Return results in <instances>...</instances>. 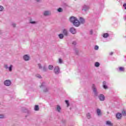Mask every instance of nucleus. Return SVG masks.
<instances>
[{
    "label": "nucleus",
    "mask_w": 126,
    "mask_h": 126,
    "mask_svg": "<svg viewBox=\"0 0 126 126\" xmlns=\"http://www.w3.org/2000/svg\"><path fill=\"white\" fill-rule=\"evenodd\" d=\"M117 119L118 120H121L122 119V117H123V114L121 113H117L116 115Z\"/></svg>",
    "instance_id": "obj_11"
},
{
    "label": "nucleus",
    "mask_w": 126,
    "mask_h": 126,
    "mask_svg": "<svg viewBox=\"0 0 126 126\" xmlns=\"http://www.w3.org/2000/svg\"><path fill=\"white\" fill-rule=\"evenodd\" d=\"M69 32L71 33V34H76V29L73 27L70 28Z\"/></svg>",
    "instance_id": "obj_8"
},
{
    "label": "nucleus",
    "mask_w": 126,
    "mask_h": 126,
    "mask_svg": "<svg viewBox=\"0 0 126 126\" xmlns=\"http://www.w3.org/2000/svg\"><path fill=\"white\" fill-rule=\"evenodd\" d=\"M106 126H113V123H112V122H111V121H106Z\"/></svg>",
    "instance_id": "obj_15"
},
{
    "label": "nucleus",
    "mask_w": 126,
    "mask_h": 126,
    "mask_svg": "<svg viewBox=\"0 0 126 126\" xmlns=\"http://www.w3.org/2000/svg\"><path fill=\"white\" fill-rule=\"evenodd\" d=\"M30 23H31V24H36L37 22H36V21H33V20H30Z\"/></svg>",
    "instance_id": "obj_26"
},
{
    "label": "nucleus",
    "mask_w": 126,
    "mask_h": 126,
    "mask_svg": "<svg viewBox=\"0 0 126 126\" xmlns=\"http://www.w3.org/2000/svg\"><path fill=\"white\" fill-rule=\"evenodd\" d=\"M70 22L72 23L74 26L78 27L80 26V24H84L85 23V19L81 17L79 21L76 17L72 16L70 18Z\"/></svg>",
    "instance_id": "obj_1"
},
{
    "label": "nucleus",
    "mask_w": 126,
    "mask_h": 126,
    "mask_svg": "<svg viewBox=\"0 0 126 126\" xmlns=\"http://www.w3.org/2000/svg\"><path fill=\"white\" fill-rule=\"evenodd\" d=\"M56 111L58 113H62V107L59 105H57L56 107Z\"/></svg>",
    "instance_id": "obj_9"
},
{
    "label": "nucleus",
    "mask_w": 126,
    "mask_h": 126,
    "mask_svg": "<svg viewBox=\"0 0 126 126\" xmlns=\"http://www.w3.org/2000/svg\"><path fill=\"white\" fill-rule=\"evenodd\" d=\"M34 110V111H39V110H40V108L39 107V105H35Z\"/></svg>",
    "instance_id": "obj_16"
},
{
    "label": "nucleus",
    "mask_w": 126,
    "mask_h": 126,
    "mask_svg": "<svg viewBox=\"0 0 126 126\" xmlns=\"http://www.w3.org/2000/svg\"><path fill=\"white\" fill-rule=\"evenodd\" d=\"M46 86V83L45 82H43L42 83L41 85L40 86V88H42V87H45Z\"/></svg>",
    "instance_id": "obj_29"
},
{
    "label": "nucleus",
    "mask_w": 126,
    "mask_h": 126,
    "mask_svg": "<svg viewBox=\"0 0 126 126\" xmlns=\"http://www.w3.org/2000/svg\"><path fill=\"white\" fill-rule=\"evenodd\" d=\"M12 67H13V65H10L9 67H8V69L9 70V71L10 72H11L12 71Z\"/></svg>",
    "instance_id": "obj_21"
},
{
    "label": "nucleus",
    "mask_w": 126,
    "mask_h": 126,
    "mask_svg": "<svg viewBox=\"0 0 126 126\" xmlns=\"http://www.w3.org/2000/svg\"><path fill=\"white\" fill-rule=\"evenodd\" d=\"M51 14V11L46 10L43 12V15L44 16H50Z\"/></svg>",
    "instance_id": "obj_5"
},
{
    "label": "nucleus",
    "mask_w": 126,
    "mask_h": 126,
    "mask_svg": "<svg viewBox=\"0 0 126 126\" xmlns=\"http://www.w3.org/2000/svg\"><path fill=\"white\" fill-rule=\"evenodd\" d=\"M96 114L97 116H102V111H101V109L98 108L96 109Z\"/></svg>",
    "instance_id": "obj_12"
},
{
    "label": "nucleus",
    "mask_w": 126,
    "mask_h": 126,
    "mask_svg": "<svg viewBox=\"0 0 126 126\" xmlns=\"http://www.w3.org/2000/svg\"><path fill=\"white\" fill-rule=\"evenodd\" d=\"M92 88L93 90V92L94 94V96H98V92L97 91V89H96V86L94 84H93L92 86Z\"/></svg>",
    "instance_id": "obj_2"
},
{
    "label": "nucleus",
    "mask_w": 126,
    "mask_h": 126,
    "mask_svg": "<svg viewBox=\"0 0 126 126\" xmlns=\"http://www.w3.org/2000/svg\"><path fill=\"white\" fill-rule=\"evenodd\" d=\"M54 73L55 74H59L60 73V67H59V66H56L54 67Z\"/></svg>",
    "instance_id": "obj_4"
},
{
    "label": "nucleus",
    "mask_w": 126,
    "mask_h": 126,
    "mask_svg": "<svg viewBox=\"0 0 126 126\" xmlns=\"http://www.w3.org/2000/svg\"><path fill=\"white\" fill-rule=\"evenodd\" d=\"M94 50L96 51H97V50H99V46L98 45H95L94 46Z\"/></svg>",
    "instance_id": "obj_34"
},
{
    "label": "nucleus",
    "mask_w": 126,
    "mask_h": 126,
    "mask_svg": "<svg viewBox=\"0 0 126 126\" xmlns=\"http://www.w3.org/2000/svg\"><path fill=\"white\" fill-rule=\"evenodd\" d=\"M87 118L88 119H90V118H91V115H90V113L87 114Z\"/></svg>",
    "instance_id": "obj_32"
},
{
    "label": "nucleus",
    "mask_w": 126,
    "mask_h": 126,
    "mask_svg": "<svg viewBox=\"0 0 126 126\" xmlns=\"http://www.w3.org/2000/svg\"><path fill=\"white\" fill-rule=\"evenodd\" d=\"M63 33L64 36H68V32L66 29L63 30Z\"/></svg>",
    "instance_id": "obj_10"
},
{
    "label": "nucleus",
    "mask_w": 126,
    "mask_h": 126,
    "mask_svg": "<svg viewBox=\"0 0 126 126\" xmlns=\"http://www.w3.org/2000/svg\"><path fill=\"white\" fill-rule=\"evenodd\" d=\"M39 69H42V68H43V67L42 66V65L41 64V63H38L37 64Z\"/></svg>",
    "instance_id": "obj_30"
},
{
    "label": "nucleus",
    "mask_w": 126,
    "mask_h": 126,
    "mask_svg": "<svg viewBox=\"0 0 126 126\" xmlns=\"http://www.w3.org/2000/svg\"><path fill=\"white\" fill-rule=\"evenodd\" d=\"M59 63L60 64L63 63V59L59 58Z\"/></svg>",
    "instance_id": "obj_33"
},
{
    "label": "nucleus",
    "mask_w": 126,
    "mask_h": 126,
    "mask_svg": "<svg viewBox=\"0 0 126 126\" xmlns=\"http://www.w3.org/2000/svg\"><path fill=\"white\" fill-rule=\"evenodd\" d=\"M89 9V6H87L86 5H84L83 6L82 10H84L85 11H87V10H88Z\"/></svg>",
    "instance_id": "obj_13"
},
{
    "label": "nucleus",
    "mask_w": 126,
    "mask_h": 126,
    "mask_svg": "<svg viewBox=\"0 0 126 126\" xmlns=\"http://www.w3.org/2000/svg\"><path fill=\"white\" fill-rule=\"evenodd\" d=\"M4 67L6 69H8V65L7 64H4Z\"/></svg>",
    "instance_id": "obj_37"
},
{
    "label": "nucleus",
    "mask_w": 126,
    "mask_h": 126,
    "mask_svg": "<svg viewBox=\"0 0 126 126\" xmlns=\"http://www.w3.org/2000/svg\"><path fill=\"white\" fill-rule=\"evenodd\" d=\"M36 2H40L42 0H34Z\"/></svg>",
    "instance_id": "obj_41"
},
{
    "label": "nucleus",
    "mask_w": 126,
    "mask_h": 126,
    "mask_svg": "<svg viewBox=\"0 0 126 126\" xmlns=\"http://www.w3.org/2000/svg\"><path fill=\"white\" fill-rule=\"evenodd\" d=\"M23 113H27V114H28V115H29V114H30V111L28 110V109H24L23 111Z\"/></svg>",
    "instance_id": "obj_18"
},
{
    "label": "nucleus",
    "mask_w": 126,
    "mask_h": 126,
    "mask_svg": "<svg viewBox=\"0 0 126 126\" xmlns=\"http://www.w3.org/2000/svg\"><path fill=\"white\" fill-rule=\"evenodd\" d=\"M49 90H50V88L48 87H45L43 89V92H45V93L47 92H49Z\"/></svg>",
    "instance_id": "obj_17"
},
{
    "label": "nucleus",
    "mask_w": 126,
    "mask_h": 126,
    "mask_svg": "<svg viewBox=\"0 0 126 126\" xmlns=\"http://www.w3.org/2000/svg\"><path fill=\"white\" fill-rule=\"evenodd\" d=\"M43 71H47V68H46V67L44 66L43 67Z\"/></svg>",
    "instance_id": "obj_39"
},
{
    "label": "nucleus",
    "mask_w": 126,
    "mask_h": 126,
    "mask_svg": "<svg viewBox=\"0 0 126 126\" xmlns=\"http://www.w3.org/2000/svg\"><path fill=\"white\" fill-rule=\"evenodd\" d=\"M0 119H4V115L0 114Z\"/></svg>",
    "instance_id": "obj_35"
},
{
    "label": "nucleus",
    "mask_w": 126,
    "mask_h": 126,
    "mask_svg": "<svg viewBox=\"0 0 126 126\" xmlns=\"http://www.w3.org/2000/svg\"><path fill=\"white\" fill-rule=\"evenodd\" d=\"M11 26H13V27H15L16 26V24L15 23H13L11 24Z\"/></svg>",
    "instance_id": "obj_38"
},
{
    "label": "nucleus",
    "mask_w": 126,
    "mask_h": 126,
    "mask_svg": "<svg viewBox=\"0 0 126 126\" xmlns=\"http://www.w3.org/2000/svg\"><path fill=\"white\" fill-rule=\"evenodd\" d=\"M122 114L123 116H126V109H124L122 112Z\"/></svg>",
    "instance_id": "obj_24"
},
{
    "label": "nucleus",
    "mask_w": 126,
    "mask_h": 126,
    "mask_svg": "<svg viewBox=\"0 0 126 126\" xmlns=\"http://www.w3.org/2000/svg\"><path fill=\"white\" fill-rule=\"evenodd\" d=\"M119 70L120 71H124L125 70V68L123 67H119Z\"/></svg>",
    "instance_id": "obj_31"
},
{
    "label": "nucleus",
    "mask_w": 126,
    "mask_h": 126,
    "mask_svg": "<svg viewBox=\"0 0 126 126\" xmlns=\"http://www.w3.org/2000/svg\"><path fill=\"white\" fill-rule=\"evenodd\" d=\"M35 76L36 77H37V78H39L40 79H41L42 78V76L40 75V74H36L35 75Z\"/></svg>",
    "instance_id": "obj_25"
},
{
    "label": "nucleus",
    "mask_w": 126,
    "mask_h": 126,
    "mask_svg": "<svg viewBox=\"0 0 126 126\" xmlns=\"http://www.w3.org/2000/svg\"><path fill=\"white\" fill-rule=\"evenodd\" d=\"M3 9H4L3 6L0 5V12L3 11Z\"/></svg>",
    "instance_id": "obj_28"
},
{
    "label": "nucleus",
    "mask_w": 126,
    "mask_h": 126,
    "mask_svg": "<svg viewBox=\"0 0 126 126\" xmlns=\"http://www.w3.org/2000/svg\"><path fill=\"white\" fill-rule=\"evenodd\" d=\"M106 84L107 82H106L105 81H104L103 82V88H104V89H108V86Z\"/></svg>",
    "instance_id": "obj_14"
},
{
    "label": "nucleus",
    "mask_w": 126,
    "mask_h": 126,
    "mask_svg": "<svg viewBox=\"0 0 126 126\" xmlns=\"http://www.w3.org/2000/svg\"><path fill=\"white\" fill-rule=\"evenodd\" d=\"M57 11L58 12H63V10L62 8H59L58 9H57Z\"/></svg>",
    "instance_id": "obj_27"
},
{
    "label": "nucleus",
    "mask_w": 126,
    "mask_h": 126,
    "mask_svg": "<svg viewBox=\"0 0 126 126\" xmlns=\"http://www.w3.org/2000/svg\"><path fill=\"white\" fill-rule=\"evenodd\" d=\"M65 103L67 105V107L69 106V103L68 102V100H65Z\"/></svg>",
    "instance_id": "obj_36"
},
{
    "label": "nucleus",
    "mask_w": 126,
    "mask_h": 126,
    "mask_svg": "<svg viewBox=\"0 0 126 126\" xmlns=\"http://www.w3.org/2000/svg\"><path fill=\"white\" fill-rule=\"evenodd\" d=\"M98 98L100 101H105V95H104L103 94H100L98 95Z\"/></svg>",
    "instance_id": "obj_7"
},
{
    "label": "nucleus",
    "mask_w": 126,
    "mask_h": 126,
    "mask_svg": "<svg viewBox=\"0 0 126 126\" xmlns=\"http://www.w3.org/2000/svg\"><path fill=\"white\" fill-rule=\"evenodd\" d=\"M4 84L5 86H10V85H11V81L9 80H6L4 82Z\"/></svg>",
    "instance_id": "obj_6"
},
{
    "label": "nucleus",
    "mask_w": 126,
    "mask_h": 126,
    "mask_svg": "<svg viewBox=\"0 0 126 126\" xmlns=\"http://www.w3.org/2000/svg\"><path fill=\"white\" fill-rule=\"evenodd\" d=\"M94 66H95V67H99L100 66V63H99L98 62H96L94 63Z\"/></svg>",
    "instance_id": "obj_23"
},
{
    "label": "nucleus",
    "mask_w": 126,
    "mask_h": 126,
    "mask_svg": "<svg viewBox=\"0 0 126 126\" xmlns=\"http://www.w3.org/2000/svg\"><path fill=\"white\" fill-rule=\"evenodd\" d=\"M48 68L49 70H53V69H54V66L52 65H48Z\"/></svg>",
    "instance_id": "obj_20"
},
{
    "label": "nucleus",
    "mask_w": 126,
    "mask_h": 126,
    "mask_svg": "<svg viewBox=\"0 0 126 126\" xmlns=\"http://www.w3.org/2000/svg\"><path fill=\"white\" fill-rule=\"evenodd\" d=\"M64 34L63 33H60L59 34L58 36L60 38V39H63V37H64Z\"/></svg>",
    "instance_id": "obj_19"
},
{
    "label": "nucleus",
    "mask_w": 126,
    "mask_h": 126,
    "mask_svg": "<svg viewBox=\"0 0 126 126\" xmlns=\"http://www.w3.org/2000/svg\"><path fill=\"white\" fill-rule=\"evenodd\" d=\"M23 58L25 62H28V61H30V56L29 55L26 54L23 56Z\"/></svg>",
    "instance_id": "obj_3"
},
{
    "label": "nucleus",
    "mask_w": 126,
    "mask_h": 126,
    "mask_svg": "<svg viewBox=\"0 0 126 126\" xmlns=\"http://www.w3.org/2000/svg\"><path fill=\"white\" fill-rule=\"evenodd\" d=\"M90 33L91 35H92V34L93 33V31L92 30H91L90 32Z\"/></svg>",
    "instance_id": "obj_42"
},
{
    "label": "nucleus",
    "mask_w": 126,
    "mask_h": 126,
    "mask_svg": "<svg viewBox=\"0 0 126 126\" xmlns=\"http://www.w3.org/2000/svg\"><path fill=\"white\" fill-rule=\"evenodd\" d=\"M76 41H73L72 42V45H74V46H75L76 45Z\"/></svg>",
    "instance_id": "obj_40"
},
{
    "label": "nucleus",
    "mask_w": 126,
    "mask_h": 126,
    "mask_svg": "<svg viewBox=\"0 0 126 126\" xmlns=\"http://www.w3.org/2000/svg\"><path fill=\"white\" fill-rule=\"evenodd\" d=\"M108 36H109V33H104L103 35V38H108Z\"/></svg>",
    "instance_id": "obj_22"
},
{
    "label": "nucleus",
    "mask_w": 126,
    "mask_h": 126,
    "mask_svg": "<svg viewBox=\"0 0 126 126\" xmlns=\"http://www.w3.org/2000/svg\"><path fill=\"white\" fill-rule=\"evenodd\" d=\"M112 55H114V53L113 52H111L110 53V56H112Z\"/></svg>",
    "instance_id": "obj_43"
}]
</instances>
